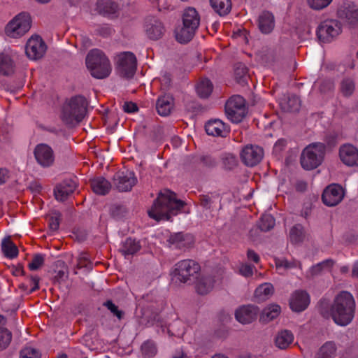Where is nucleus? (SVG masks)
Listing matches in <instances>:
<instances>
[{
	"label": "nucleus",
	"mask_w": 358,
	"mask_h": 358,
	"mask_svg": "<svg viewBox=\"0 0 358 358\" xmlns=\"http://www.w3.org/2000/svg\"><path fill=\"white\" fill-rule=\"evenodd\" d=\"M183 206L184 202L177 199L174 192L166 189L158 194L148 213L150 218L156 221L169 220L171 216L179 213Z\"/></svg>",
	"instance_id": "f257e3e1"
},
{
	"label": "nucleus",
	"mask_w": 358,
	"mask_h": 358,
	"mask_svg": "<svg viewBox=\"0 0 358 358\" xmlns=\"http://www.w3.org/2000/svg\"><path fill=\"white\" fill-rule=\"evenodd\" d=\"M355 302L352 295L348 292H342L335 299L331 307V316L339 326H347L355 316Z\"/></svg>",
	"instance_id": "f03ea898"
},
{
	"label": "nucleus",
	"mask_w": 358,
	"mask_h": 358,
	"mask_svg": "<svg viewBox=\"0 0 358 358\" xmlns=\"http://www.w3.org/2000/svg\"><path fill=\"white\" fill-rule=\"evenodd\" d=\"M85 62L91 75L95 78H105L111 73L112 67L110 60L99 49L90 50L86 57Z\"/></svg>",
	"instance_id": "7ed1b4c3"
},
{
	"label": "nucleus",
	"mask_w": 358,
	"mask_h": 358,
	"mask_svg": "<svg viewBox=\"0 0 358 358\" xmlns=\"http://www.w3.org/2000/svg\"><path fill=\"white\" fill-rule=\"evenodd\" d=\"M86 108L87 102L83 96L72 97L64 103L61 118L68 125H76L84 118L86 114Z\"/></svg>",
	"instance_id": "20e7f679"
},
{
	"label": "nucleus",
	"mask_w": 358,
	"mask_h": 358,
	"mask_svg": "<svg viewBox=\"0 0 358 358\" xmlns=\"http://www.w3.org/2000/svg\"><path fill=\"white\" fill-rule=\"evenodd\" d=\"M201 267L198 263L191 259L178 262L171 272L172 280L175 282L191 283L200 275Z\"/></svg>",
	"instance_id": "39448f33"
},
{
	"label": "nucleus",
	"mask_w": 358,
	"mask_h": 358,
	"mask_svg": "<svg viewBox=\"0 0 358 358\" xmlns=\"http://www.w3.org/2000/svg\"><path fill=\"white\" fill-rule=\"evenodd\" d=\"M325 153V145L322 143H313L306 146L301 155V164L306 170H313L319 166Z\"/></svg>",
	"instance_id": "423d86ee"
},
{
	"label": "nucleus",
	"mask_w": 358,
	"mask_h": 358,
	"mask_svg": "<svg viewBox=\"0 0 358 358\" xmlns=\"http://www.w3.org/2000/svg\"><path fill=\"white\" fill-rule=\"evenodd\" d=\"M31 23L30 15L26 13H21L8 23L5 33L10 38H20L30 29Z\"/></svg>",
	"instance_id": "0eeeda50"
},
{
	"label": "nucleus",
	"mask_w": 358,
	"mask_h": 358,
	"mask_svg": "<svg viewBox=\"0 0 358 358\" xmlns=\"http://www.w3.org/2000/svg\"><path fill=\"white\" fill-rule=\"evenodd\" d=\"M115 63L118 73L124 77L131 78L136 69V58L131 52H122L115 57Z\"/></svg>",
	"instance_id": "6e6552de"
},
{
	"label": "nucleus",
	"mask_w": 358,
	"mask_h": 358,
	"mask_svg": "<svg viewBox=\"0 0 358 358\" xmlns=\"http://www.w3.org/2000/svg\"><path fill=\"white\" fill-rule=\"evenodd\" d=\"M225 113L231 122L234 123L241 122L246 114L244 99L239 95L231 97L226 103Z\"/></svg>",
	"instance_id": "1a4fd4ad"
},
{
	"label": "nucleus",
	"mask_w": 358,
	"mask_h": 358,
	"mask_svg": "<svg viewBox=\"0 0 358 358\" xmlns=\"http://www.w3.org/2000/svg\"><path fill=\"white\" fill-rule=\"evenodd\" d=\"M46 50L47 46L42 38L34 35L28 39L25 47V53L30 59L37 60L44 56Z\"/></svg>",
	"instance_id": "9d476101"
},
{
	"label": "nucleus",
	"mask_w": 358,
	"mask_h": 358,
	"mask_svg": "<svg viewBox=\"0 0 358 358\" xmlns=\"http://www.w3.org/2000/svg\"><path fill=\"white\" fill-rule=\"evenodd\" d=\"M341 32V23L335 20H326L319 26L317 33L323 42H329Z\"/></svg>",
	"instance_id": "9b49d317"
},
{
	"label": "nucleus",
	"mask_w": 358,
	"mask_h": 358,
	"mask_svg": "<svg viewBox=\"0 0 358 358\" xmlns=\"http://www.w3.org/2000/svg\"><path fill=\"white\" fill-rule=\"evenodd\" d=\"M36 162L42 167H50L55 162V155L53 149L46 143L37 145L34 150Z\"/></svg>",
	"instance_id": "f8f14e48"
},
{
	"label": "nucleus",
	"mask_w": 358,
	"mask_h": 358,
	"mask_svg": "<svg viewBox=\"0 0 358 358\" xmlns=\"http://www.w3.org/2000/svg\"><path fill=\"white\" fill-rule=\"evenodd\" d=\"M264 151L262 148L248 145L241 152V157L243 163L248 166L257 165L263 158Z\"/></svg>",
	"instance_id": "ddd939ff"
},
{
	"label": "nucleus",
	"mask_w": 358,
	"mask_h": 358,
	"mask_svg": "<svg viewBox=\"0 0 358 358\" xmlns=\"http://www.w3.org/2000/svg\"><path fill=\"white\" fill-rule=\"evenodd\" d=\"M344 194L345 192L341 186L332 184L326 187L323 192L322 198L325 205L334 206L343 200Z\"/></svg>",
	"instance_id": "4468645a"
},
{
	"label": "nucleus",
	"mask_w": 358,
	"mask_h": 358,
	"mask_svg": "<svg viewBox=\"0 0 358 358\" xmlns=\"http://www.w3.org/2000/svg\"><path fill=\"white\" fill-rule=\"evenodd\" d=\"M114 180L117 188L120 192L130 191L137 182L134 173L129 170L118 172Z\"/></svg>",
	"instance_id": "2eb2a0df"
},
{
	"label": "nucleus",
	"mask_w": 358,
	"mask_h": 358,
	"mask_svg": "<svg viewBox=\"0 0 358 358\" xmlns=\"http://www.w3.org/2000/svg\"><path fill=\"white\" fill-rule=\"evenodd\" d=\"M259 313L257 306L254 305L241 306L236 310V320L243 324H248L254 322Z\"/></svg>",
	"instance_id": "dca6fc26"
},
{
	"label": "nucleus",
	"mask_w": 358,
	"mask_h": 358,
	"mask_svg": "<svg viewBox=\"0 0 358 358\" xmlns=\"http://www.w3.org/2000/svg\"><path fill=\"white\" fill-rule=\"evenodd\" d=\"M339 157L348 166L358 165V150L351 144H345L340 148Z\"/></svg>",
	"instance_id": "f3484780"
},
{
	"label": "nucleus",
	"mask_w": 358,
	"mask_h": 358,
	"mask_svg": "<svg viewBox=\"0 0 358 358\" xmlns=\"http://www.w3.org/2000/svg\"><path fill=\"white\" fill-rule=\"evenodd\" d=\"M310 303V296L305 291L294 292L289 299L290 308L294 312L303 311Z\"/></svg>",
	"instance_id": "a211bd4d"
},
{
	"label": "nucleus",
	"mask_w": 358,
	"mask_h": 358,
	"mask_svg": "<svg viewBox=\"0 0 358 358\" xmlns=\"http://www.w3.org/2000/svg\"><path fill=\"white\" fill-rule=\"evenodd\" d=\"M205 129L208 135L213 136L223 137L229 132L225 124L219 119L209 120L205 125Z\"/></svg>",
	"instance_id": "6ab92c4d"
},
{
	"label": "nucleus",
	"mask_w": 358,
	"mask_h": 358,
	"mask_svg": "<svg viewBox=\"0 0 358 358\" xmlns=\"http://www.w3.org/2000/svg\"><path fill=\"white\" fill-rule=\"evenodd\" d=\"M76 188V183L73 180H64L55 189V196L57 200L63 201L72 194Z\"/></svg>",
	"instance_id": "aec40b11"
},
{
	"label": "nucleus",
	"mask_w": 358,
	"mask_h": 358,
	"mask_svg": "<svg viewBox=\"0 0 358 358\" xmlns=\"http://www.w3.org/2000/svg\"><path fill=\"white\" fill-rule=\"evenodd\" d=\"M259 29L263 34L271 33L275 27V18L268 11L262 12L258 19Z\"/></svg>",
	"instance_id": "412c9836"
},
{
	"label": "nucleus",
	"mask_w": 358,
	"mask_h": 358,
	"mask_svg": "<svg viewBox=\"0 0 358 358\" xmlns=\"http://www.w3.org/2000/svg\"><path fill=\"white\" fill-rule=\"evenodd\" d=\"M194 281L195 289L201 295L209 293L214 285V280L210 276L199 275Z\"/></svg>",
	"instance_id": "4be33fe9"
},
{
	"label": "nucleus",
	"mask_w": 358,
	"mask_h": 358,
	"mask_svg": "<svg viewBox=\"0 0 358 358\" xmlns=\"http://www.w3.org/2000/svg\"><path fill=\"white\" fill-rule=\"evenodd\" d=\"M193 241L192 237L189 234L176 233L169 236V242L171 246L177 248H185L189 247Z\"/></svg>",
	"instance_id": "5701e85b"
},
{
	"label": "nucleus",
	"mask_w": 358,
	"mask_h": 358,
	"mask_svg": "<svg viewBox=\"0 0 358 358\" xmlns=\"http://www.w3.org/2000/svg\"><path fill=\"white\" fill-rule=\"evenodd\" d=\"M96 10L103 15L113 17L117 13L118 7L110 0H99L96 3Z\"/></svg>",
	"instance_id": "b1692460"
},
{
	"label": "nucleus",
	"mask_w": 358,
	"mask_h": 358,
	"mask_svg": "<svg viewBox=\"0 0 358 358\" xmlns=\"http://www.w3.org/2000/svg\"><path fill=\"white\" fill-rule=\"evenodd\" d=\"M294 341L293 334L288 330H282L279 331L275 337V345L280 349L285 350Z\"/></svg>",
	"instance_id": "393cba45"
},
{
	"label": "nucleus",
	"mask_w": 358,
	"mask_h": 358,
	"mask_svg": "<svg viewBox=\"0 0 358 358\" xmlns=\"http://www.w3.org/2000/svg\"><path fill=\"white\" fill-rule=\"evenodd\" d=\"M281 313L279 305L271 303L266 306L260 314V320L262 322H269L277 318Z\"/></svg>",
	"instance_id": "a878e982"
},
{
	"label": "nucleus",
	"mask_w": 358,
	"mask_h": 358,
	"mask_svg": "<svg viewBox=\"0 0 358 358\" xmlns=\"http://www.w3.org/2000/svg\"><path fill=\"white\" fill-rule=\"evenodd\" d=\"M199 22L200 18L195 8H187L185 10L182 16L183 24L196 29L199 25Z\"/></svg>",
	"instance_id": "bb28decb"
},
{
	"label": "nucleus",
	"mask_w": 358,
	"mask_h": 358,
	"mask_svg": "<svg viewBox=\"0 0 358 358\" xmlns=\"http://www.w3.org/2000/svg\"><path fill=\"white\" fill-rule=\"evenodd\" d=\"M273 292V286L271 283L265 282L257 287L254 296L257 301L261 302L269 299Z\"/></svg>",
	"instance_id": "cd10ccee"
},
{
	"label": "nucleus",
	"mask_w": 358,
	"mask_h": 358,
	"mask_svg": "<svg viewBox=\"0 0 358 358\" xmlns=\"http://www.w3.org/2000/svg\"><path fill=\"white\" fill-rule=\"evenodd\" d=\"M173 99L171 96L164 95L158 99L157 103V110L162 116H166L170 114L173 108Z\"/></svg>",
	"instance_id": "c85d7f7f"
},
{
	"label": "nucleus",
	"mask_w": 358,
	"mask_h": 358,
	"mask_svg": "<svg viewBox=\"0 0 358 358\" xmlns=\"http://www.w3.org/2000/svg\"><path fill=\"white\" fill-rule=\"evenodd\" d=\"M195 30L196 29L182 24V27H179L176 29V38L180 43H187L192 38Z\"/></svg>",
	"instance_id": "c756f323"
},
{
	"label": "nucleus",
	"mask_w": 358,
	"mask_h": 358,
	"mask_svg": "<svg viewBox=\"0 0 358 358\" xmlns=\"http://www.w3.org/2000/svg\"><path fill=\"white\" fill-rule=\"evenodd\" d=\"M91 185L94 192L100 195L107 194L110 189V182L101 177L93 179Z\"/></svg>",
	"instance_id": "7c9ffc66"
},
{
	"label": "nucleus",
	"mask_w": 358,
	"mask_h": 358,
	"mask_svg": "<svg viewBox=\"0 0 358 358\" xmlns=\"http://www.w3.org/2000/svg\"><path fill=\"white\" fill-rule=\"evenodd\" d=\"M141 248V245L138 241L131 238H127L122 243L120 248V251L125 257L128 255H133L137 252Z\"/></svg>",
	"instance_id": "2f4dec72"
},
{
	"label": "nucleus",
	"mask_w": 358,
	"mask_h": 358,
	"mask_svg": "<svg viewBox=\"0 0 358 358\" xmlns=\"http://www.w3.org/2000/svg\"><path fill=\"white\" fill-rule=\"evenodd\" d=\"M164 32V27L161 22L154 20L153 22L146 24V33L151 39H157L162 36Z\"/></svg>",
	"instance_id": "473e14b6"
},
{
	"label": "nucleus",
	"mask_w": 358,
	"mask_h": 358,
	"mask_svg": "<svg viewBox=\"0 0 358 358\" xmlns=\"http://www.w3.org/2000/svg\"><path fill=\"white\" fill-rule=\"evenodd\" d=\"M210 2L214 10L221 16L228 14L231 10V0H210Z\"/></svg>",
	"instance_id": "72a5a7b5"
},
{
	"label": "nucleus",
	"mask_w": 358,
	"mask_h": 358,
	"mask_svg": "<svg viewBox=\"0 0 358 358\" xmlns=\"http://www.w3.org/2000/svg\"><path fill=\"white\" fill-rule=\"evenodd\" d=\"M14 71V63L11 58L4 53H0V75L8 76Z\"/></svg>",
	"instance_id": "f704fd0d"
},
{
	"label": "nucleus",
	"mask_w": 358,
	"mask_h": 358,
	"mask_svg": "<svg viewBox=\"0 0 358 358\" xmlns=\"http://www.w3.org/2000/svg\"><path fill=\"white\" fill-rule=\"evenodd\" d=\"M336 352V344L326 342L319 350L316 358H334Z\"/></svg>",
	"instance_id": "c9c22d12"
},
{
	"label": "nucleus",
	"mask_w": 358,
	"mask_h": 358,
	"mask_svg": "<svg viewBox=\"0 0 358 358\" xmlns=\"http://www.w3.org/2000/svg\"><path fill=\"white\" fill-rule=\"evenodd\" d=\"M338 13L339 15L345 17L350 24H353L358 20V9L354 6L340 9Z\"/></svg>",
	"instance_id": "e433bc0d"
},
{
	"label": "nucleus",
	"mask_w": 358,
	"mask_h": 358,
	"mask_svg": "<svg viewBox=\"0 0 358 358\" xmlns=\"http://www.w3.org/2000/svg\"><path fill=\"white\" fill-rule=\"evenodd\" d=\"M198 95L201 98H207L213 91V85L208 79L201 80L196 87Z\"/></svg>",
	"instance_id": "4c0bfd02"
},
{
	"label": "nucleus",
	"mask_w": 358,
	"mask_h": 358,
	"mask_svg": "<svg viewBox=\"0 0 358 358\" xmlns=\"http://www.w3.org/2000/svg\"><path fill=\"white\" fill-rule=\"evenodd\" d=\"M304 230L301 224L293 226L289 234V238L292 243H301L304 238Z\"/></svg>",
	"instance_id": "58836bf2"
},
{
	"label": "nucleus",
	"mask_w": 358,
	"mask_h": 358,
	"mask_svg": "<svg viewBox=\"0 0 358 358\" xmlns=\"http://www.w3.org/2000/svg\"><path fill=\"white\" fill-rule=\"evenodd\" d=\"M334 264V262L332 259H326L320 263H318L315 266H313L310 269L311 274L315 275L320 274L322 272L329 271H331Z\"/></svg>",
	"instance_id": "ea45409f"
},
{
	"label": "nucleus",
	"mask_w": 358,
	"mask_h": 358,
	"mask_svg": "<svg viewBox=\"0 0 358 358\" xmlns=\"http://www.w3.org/2000/svg\"><path fill=\"white\" fill-rule=\"evenodd\" d=\"M1 249L4 255L10 259L17 256L18 250L17 247L9 240H3L1 244Z\"/></svg>",
	"instance_id": "a19ab883"
},
{
	"label": "nucleus",
	"mask_w": 358,
	"mask_h": 358,
	"mask_svg": "<svg viewBox=\"0 0 358 358\" xmlns=\"http://www.w3.org/2000/svg\"><path fill=\"white\" fill-rule=\"evenodd\" d=\"M355 83L350 78L343 79L341 83V92L344 96H351L355 91Z\"/></svg>",
	"instance_id": "79ce46f5"
},
{
	"label": "nucleus",
	"mask_w": 358,
	"mask_h": 358,
	"mask_svg": "<svg viewBox=\"0 0 358 358\" xmlns=\"http://www.w3.org/2000/svg\"><path fill=\"white\" fill-rule=\"evenodd\" d=\"M276 268L279 272L282 270L291 269L299 266V262L296 261L289 262L285 258H277L275 259Z\"/></svg>",
	"instance_id": "37998d69"
},
{
	"label": "nucleus",
	"mask_w": 358,
	"mask_h": 358,
	"mask_svg": "<svg viewBox=\"0 0 358 358\" xmlns=\"http://www.w3.org/2000/svg\"><path fill=\"white\" fill-rule=\"evenodd\" d=\"M275 225V219L271 215H264L259 222V227L262 231H268Z\"/></svg>",
	"instance_id": "c03bdc74"
},
{
	"label": "nucleus",
	"mask_w": 358,
	"mask_h": 358,
	"mask_svg": "<svg viewBox=\"0 0 358 358\" xmlns=\"http://www.w3.org/2000/svg\"><path fill=\"white\" fill-rule=\"evenodd\" d=\"M41 352L32 346H26L20 352V358H41Z\"/></svg>",
	"instance_id": "a18cd8bd"
},
{
	"label": "nucleus",
	"mask_w": 358,
	"mask_h": 358,
	"mask_svg": "<svg viewBox=\"0 0 358 358\" xmlns=\"http://www.w3.org/2000/svg\"><path fill=\"white\" fill-rule=\"evenodd\" d=\"M11 338V333L8 329L0 330V350L8 347Z\"/></svg>",
	"instance_id": "49530a36"
},
{
	"label": "nucleus",
	"mask_w": 358,
	"mask_h": 358,
	"mask_svg": "<svg viewBox=\"0 0 358 358\" xmlns=\"http://www.w3.org/2000/svg\"><path fill=\"white\" fill-rule=\"evenodd\" d=\"M142 352L147 357H152L157 352L155 345L152 341L145 342L141 347Z\"/></svg>",
	"instance_id": "de8ad7c7"
},
{
	"label": "nucleus",
	"mask_w": 358,
	"mask_h": 358,
	"mask_svg": "<svg viewBox=\"0 0 358 358\" xmlns=\"http://www.w3.org/2000/svg\"><path fill=\"white\" fill-rule=\"evenodd\" d=\"M287 107L285 108V110L290 112H296L300 108V100L296 96H291L287 101Z\"/></svg>",
	"instance_id": "09e8293b"
},
{
	"label": "nucleus",
	"mask_w": 358,
	"mask_h": 358,
	"mask_svg": "<svg viewBox=\"0 0 358 358\" xmlns=\"http://www.w3.org/2000/svg\"><path fill=\"white\" fill-rule=\"evenodd\" d=\"M308 5L313 9L320 10L328 6L332 0H307Z\"/></svg>",
	"instance_id": "8fccbe9b"
},
{
	"label": "nucleus",
	"mask_w": 358,
	"mask_h": 358,
	"mask_svg": "<svg viewBox=\"0 0 358 358\" xmlns=\"http://www.w3.org/2000/svg\"><path fill=\"white\" fill-rule=\"evenodd\" d=\"M44 263V257L41 255H36L29 264V268L31 271L38 269Z\"/></svg>",
	"instance_id": "3c124183"
},
{
	"label": "nucleus",
	"mask_w": 358,
	"mask_h": 358,
	"mask_svg": "<svg viewBox=\"0 0 358 358\" xmlns=\"http://www.w3.org/2000/svg\"><path fill=\"white\" fill-rule=\"evenodd\" d=\"M49 227L51 231H55L58 229L59 226V215L58 213H55L50 216L48 220Z\"/></svg>",
	"instance_id": "603ef678"
},
{
	"label": "nucleus",
	"mask_w": 358,
	"mask_h": 358,
	"mask_svg": "<svg viewBox=\"0 0 358 358\" xmlns=\"http://www.w3.org/2000/svg\"><path fill=\"white\" fill-rule=\"evenodd\" d=\"M239 273L245 277L250 276L253 273V267L248 264H241L239 267Z\"/></svg>",
	"instance_id": "864d4df0"
},
{
	"label": "nucleus",
	"mask_w": 358,
	"mask_h": 358,
	"mask_svg": "<svg viewBox=\"0 0 358 358\" xmlns=\"http://www.w3.org/2000/svg\"><path fill=\"white\" fill-rule=\"evenodd\" d=\"M105 306L111 311L118 319L122 317V312L118 310L117 307L111 301H108L105 303Z\"/></svg>",
	"instance_id": "5fc2aeb1"
},
{
	"label": "nucleus",
	"mask_w": 358,
	"mask_h": 358,
	"mask_svg": "<svg viewBox=\"0 0 358 358\" xmlns=\"http://www.w3.org/2000/svg\"><path fill=\"white\" fill-rule=\"evenodd\" d=\"M287 141L285 139H279L273 146V151L275 154H279L286 146Z\"/></svg>",
	"instance_id": "6e6d98bb"
},
{
	"label": "nucleus",
	"mask_w": 358,
	"mask_h": 358,
	"mask_svg": "<svg viewBox=\"0 0 358 358\" xmlns=\"http://www.w3.org/2000/svg\"><path fill=\"white\" fill-rule=\"evenodd\" d=\"M137 106L132 102H126L123 105V109L127 113H133L137 110Z\"/></svg>",
	"instance_id": "4d7b16f0"
},
{
	"label": "nucleus",
	"mask_w": 358,
	"mask_h": 358,
	"mask_svg": "<svg viewBox=\"0 0 358 358\" xmlns=\"http://www.w3.org/2000/svg\"><path fill=\"white\" fill-rule=\"evenodd\" d=\"M30 281L32 286L30 289V292H33L39 287V278L37 276H32L31 277Z\"/></svg>",
	"instance_id": "13d9d810"
},
{
	"label": "nucleus",
	"mask_w": 358,
	"mask_h": 358,
	"mask_svg": "<svg viewBox=\"0 0 358 358\" xmlns=\"http://www.w3.org/2000/svg\"><path fill=\"white\" fill-rule=\"evenodd\" d=\"M8 178V172L5 169L0 168V185L4 183Z\"/></svg>",
	"instance_id": "bf43d9fd"
},
{
	"label": "nucleus",
	"mask_w": 358,
	"mask_h": 358,
	"mask_svg": "<svg viewBox=\"0 0 358 358\" xmlns=\"http://www.w3.org/2000/svg\"><path fill=\"white\" fill-rule=\"evenodd\" d=\"M248 258L255 262H258L259 259L258 255L252 250L248 251Z\"/></svg>",
	"instance_id": "052dcab7"
},
{
	"label": "nucleus",
	"mask_w": 358,
	"mask_h": 358,
	"mask_svg": "<svg viewBox=\"0 0 358 358\" xmlns=\"http://www.w3.org/2000/svg\"><path fill=\"white\" fill-rule=\"evenodd\" d=\"M352 276L358 278V262H355L352 268Z\"/></svg>",
	"instance_id": "680f3d73"
},
{
	"label": "nucleus",
	"mask_w": 358,
	"mask_h": 358,
	"mask_svg": "<svg viewBox=\"0 0 358 358\" xmlns=\"http://www.w3.org/2000/svg\"><path fill=\"white\" fill-rule=\"evenodd\" d=\"M184 357V353L182 351L177 352L175 355L172 357V358H182Z\"/></svg>",
	"instance_id": "e2e57ef3"
},
{
	"label": "nucleus",
	"mask_w": 358,
	"mask_h": 358,
	"mask_svg": "<svg viewBox=\"0 0 358 358\" xmlns=\"http://www.w3.org/2000/svg\"><path fill=\"white\" fill-rule=\"evenodd\" d=\"M211 358H228V357L223 354H215Z\"/></svg>",
	"instance_id": "0e129e2a"
},
{
	"label": "nucleus",
	"mask_w": 358,
	"mask_h": 358,
	"mask_svg": "<svg viewBox=\"0 0 358 358\" xmlns=\"http://www.w3.org/2000/svg\"><path fill=\"white\" fill-rule=\"evenodd\" d=\"M4 324L3 317L0 315V330L6 329L3 327V325Z\"/></svg>",
	"instance_id": "69168bd1"
},
{
	"label": "nucleus",
	"mask_w": 358,
	"mask_h": 358,
	"mask_svg": "<svg viewBox=\"0 0 358 358\" xmlns=\"http://www.w3.org/2000/svg\"><path fill=\"white\" fill-rule=\"evenodd\" d=\"M349 271V267L347 266H343L341 268V271L342 273H347Z\"/></svg>",
	"instance_id": "338daca9"
},
{
	"label": "nucleus",
	"mask_w": 358,
	"mask_h": 358,
	"mask_svg": "<svg viewBox=\"0 0 358 358\" xmlns=\"http://www.w3.org/2000/svg\"><path fill=\"white\" fill-rule=\"evenodd\" d=\"M57 358H67V357L66 355H62L59 356Z\"/></svg>",
	"instance_id": "774afa93"
}]
</instances>
